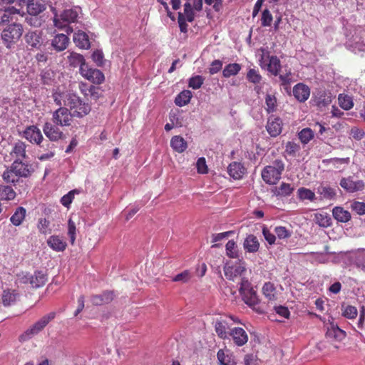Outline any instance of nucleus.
I'll return each mask as SVG.
<instances>
[{
    "mask_svg": "<svg viewBox=\"0 0 365 365\" xmlns=\"http://www.w3.org/2000/svg\"><path fill=\"white\" fill-rule=\"evenodd\" d=\"M34 169L32 165L26 161L14 160L1 175L3 180L7 184L16 185L21 178H27L31 176Z\"/></svg>",
    "mask_w": 365,
    "mask_h": 365,
    "instance_id": "obj_1",
    "label": "nucleus"
},
{
    "mask_svg": "<svg viewBox=\"0 0 365 365\" xmlns=\"http://www.w3.org/2000/svg\"><path fill=\"white\" fill-rule=\"evenodd\" d=\"M53 25L59 29L66 28V32L70 34L73 32V29L69 24L77 21L78 12L75 9H68L63 10L60 14H58L56 9H53Z\"/></svg>",
    "mask_w": 365,
    "mask_h": 365,
    "instance_id": "obj_2",
    "label": "nucleus"
},
{
    "mask_svg": "<svg viewBox=\"0 0 365 365\" xmlns=\"http://www.w3.org/2000/svg\"><path fill=\"white\" fill-rule=\"evenodd\" d=\"M284 170V163L282 160H275L272 165L265 166L262 170V178L269 185H275L281 179Z\"/></svg>",
    "mask_w": 365,
    "mask_h": 365,
    "instance_id": "obj_3",
    "label": "nucleus"
},
{
    "mask_svg": "<svg viewBox=\"0 0 365 365\" xmlns=\"http://www.w3.org/2000/svg\"><path fill=\"white\" fill-rule=\"evenodd\" d=\"M55 312H50L43 316L39 320L35 322L21 335H20L19 340L21 341H25L37 335L50 322H51L55 318Z\"/></svg>",
    "mask_w": 365,
    "mask_h": 365,
    "instance_id": "obj_4",
    "label": "nucleus"
},
{
    "mask_svg": "<svg viewBox=\"0 0 365 365\" xmlns=\"http://www.w3.org/2000/svg\"><path fill=\"white\" fill-rule=\"evenodd\" d=\"M262 55L259 59V65L274 76H277L281 70L280 60L277 56H270L269 52L265 49H261Z\"/></svg>",
    "mask_w": 365,
    "mask_h": 365,
    "instance_id": "obj_5",
    "label": "nucleus"
},
{
    "mask_svg": "<svg viewBox=\"0 0 365 365\" xmlns=\"http://www.w3.org/2000/svg\"><path fill=\"white\" fill-rule=\"evenodd\" d=\"M23 31L22 25L16 23L9 25L3 30L1 38L7 48L20 39Z\"/></svg>",
    "mask_w": 365,
    "mask_h": 365,
    "instance_id": "obj_6",
    "label": "nucleus"
},
{
    "mask_svg": "<svg viewBox=\"0 0 365 365\" xmlns=\"http://www.w3.org/2000/svg\"><path fill=\"white\" fill-rule=\"evenodd\" d=\"M80 74L86 80L93 84H102L105 81V76L99 69L92 68L91 66L83 65Z\"/></svg>",
    "mask_w": 365,
    "mask_h": 365,
    "instance_id": "obj_7",
    "label": "nucleus"
},
{
    "mask_svg": "<svg viewBox=\"0 0 365 365\" xmlns=\"http://www.w3.org/2000/svg\"><path fill=\"white\" fill-rule=\"evenodd\" d=\"M73 115L71 111L65 108L60 107L52 115V121L60 126H69L71 123Z\"/></svg>",
    "mask_w": 365,
    "mask_h": 365,
    "instance_id": "obj_8",
    "label": "nucleus"
},
{
    "mask_svg": "<svg viewBox=\"0 0 365 365\" xmlns=\"http://www.w3.org/2000/svg\"><path fill=\"white\" fill-rule=\"evenodd\" d=\"M246 271L245 267L240 262L226 264L224 267V273L229 280L236 281L241 279L242 274Z\"/></svg>",
    "mask_w": 365,
    "mask_h": 365,
    "instance_id": "obj_9",
    "label": "nucleus"
},
{
    "mask_svg": "<svg viewBox=\"0 0 365 365\" xmlns=\"http://www.w3.org/2000/svg\"><path fill=\"white\" fill-rule=\"evenodd\" d=\"M25 41L31 49H41L43 45L44 39L41 31H30L25 35Z\"/></svg>",
    "mask_w": 365,
    "mask_h": 365,
    "instance_id": "obj_10",
    "label": "nucleus"
},
{
    "mask_svg": "<svg viewBox=\"0 0 365 365\" xmlns=\"http://www.w3.org/2000/svg\"><path fill=\"white\" fill-rule=\"evenodd\" d=\"M341 187L348 192L361 191L365 187V182L361 180H353L352 177L342 178L340 180Z\"/></svg>",
    "mask_w": 365,
    "mask_h": 365,
    "instance_id": "obj_11",
    "label": "nucleus"
},
{
    "mask_svg": "<svg viewBox=\"0 0 365 365\" xmlns=\"http://www.w3.org/2000/svg\"><path fill=\"white\" fill-rule=\"evenodd\" d=\"M282 120L279 117L271 115L268 118L266 130L272 137L279 135L282 131Z\"/></svg>",
    "mask_w": 365,
    "mask_h": 365,
    "instance_id": "obj_12",
    "label": "nucleus"
},
{
    "mask_svg": "<svg viewBox=\"0 0 365 365\" xmlns=\"http://www.w3.org/2000/svg\"><path fill=\"white\" fill-rule=\"evenodd\" d=\"M242 300L244 302L251 307L253 310L259 314L264 313V310L261 309L259 307H257L259 302L257 292L252 289L243 294H241Z\"/></svg>",
    "mask_w": 365,
    "mask_h": 365,
    "instance_id": "obj_13",
    "label": "nucleus"
},
{
    "mask_svg": "<svg viewBox=\"0 0 365 365\" xmlns=\"http://www.w3.org/2000/svg\"><path fill=\"white\" fill-rule=\"evenodd\" d=\"M230 337L232 338L234 344L237 346H242L248 341L247 332L241 327L230 329Z\"/></svg>",
    "mask_w": 365,
    "mask_h": 365,
    "instance_id": "obj_14",
    "label": "nucleus"
},
{
    "mask_svg": "<svg viewBox=\"0 0 365 365\" xmlns=\"http://www.w3.org/2000/svg\"><path fill=\"white\" fill-rule=\"evenodd\" d=\"M58 125L48 122H46L43 125V133L51 141H57L63 137V132Z\"/></svg>",
    "mask_w": 365,
    "mask_h": 365,
    "instance_id": "obj_15",
    "label": "nucleus"
},
{
    "mask_svg": "<svg viewBox=\"0 0 365 365\" xmlns=\"http://www.w3.org/2000/svg\"><path fill=\"white\" fill-rule=\"evenodd\" d=\"M280 86L288 94L291 93V83L294 81L293 73H292L291 68L285 66L284 71L278 74Z\"/></svg>",
    "mask_w": 365,
    "mask_h": 365,
    "instance_id": "obj_16",
    "label": "nucleus"
},
{
    "mask_svg": "<svg viewBox=\"0 0 365 365\" xmlns=\"http://www.w3.org/2000/svg\"><path fill=\"white\" fill-rule=\"evenodd\" d=\"M24 137L31 143L39 145L43 139L40 129L35 125L27 127L24 131Z\"/></svg>",
    "mask_w": 365,
    "mask_h": 365,
    "instance_id": "obj_17",
    "label": "nucleus"
},
{
    "mask_svg": "<svg viewBox=\"0 0 365 365\" xmlns=\"http://www.w3.org/2000/svg\"><path fill=\"white\" fill-rule=\"evenodd\" d=\"M293 95L300 103L305 102L310 96V88L304 83H299L293 88Z\"/></svg>",
    "mask_w": 365,
    "mask_h": 365,
    "instance_id": "obj_18",
    "label": "nucleus"
},
{
    "mask_svg": "<svg viewBox=\"0 0 365 365\" xmlns=\"http://www.w3.org/2000/svg\"><path fill=\"white\" fill-rule=\"evenodd\" d=\"M26 149V145L25 143L18 140L14 143L10 152V155L14 160H18V161L24 160L28 158Z\"/></svg>",
    "mask_w": 365,
    "mask_h": 365,
    "instance_id": "obj_19",
    "label": "nucleus"
},
{
    "mask_svg": "<svg viewBox=\"0 0 365 365\" xmlns=\"http://www.w3.org/2000/svg\"><path fill=\"white\" fill-rule=\"evenodd\" d=\"M47 245L56 252H63L67 247V243L63 237L56 235L48 237Z\"/></svg>",
    "mask_w": 365,
    "mask_h": 365,
    "instance_id": "obj_20",
    "label": "nucleus"
},
{
    "mask_svg": "<svg viewBox=\"0 0 365 365\" xmlns=\"http://www.w3.org/2000/svg\"><path fill=\"white\" fill-rule=\"evenodd\" d=\"M227 172L232 178L240 180L245 175L246 168L241 163L232 162L229 165Z\"/></svg>",
    "mask_w": 365,
    "mask_h": 365,
    "instance_id": "obj_21",
    "label": "nucleus"
},
{
    "mask_svg": "<svg viewBox=\"0 0 365 365\" xmlns=\"http://www.w3.org/2000/svg\"><path fill=\"white\" fill-rule=\"evenodd\" d=\"M69 43V38L63 34H58L56 35L51 41V45L56 51H64Z\"/></svg>",
    "mask_w": 365,
    "mask_h": 365,
    "instance_id": "obj_22",
    "label": "nucleus"
},
{
    "mask_svg": "<svg viewBox=\"0 0 365 365\" xmlns=\"http://www.w3.org/2000/svg\"><path fill=\"white\" fill-rule=\"evenodd\" d=\"M114 294L113 292H104L101 294L93 295L91 298V303L95 306H101L108 304L113 299Z\"/></svg>",
    "mask_w": 365,
    "mask_h": 365,
    "instance_id": "obj_23",
    "label": "nucleus"
},
{
    "mask_svg": "<svg viewBox=\"0 0 365 365\" xmlns=\"http://www.w3.org/2000/svg\"><path fill=\"white\" fill-rule=\"evenodd\" d=\"M243 247L244 249L248 252H257L259 248V242L257 237L253 235H249L245 239Z\"/></svg>",
    "mask_w": 365,
    "mask_h": 365,
    "instance_id": "obj_24",
    "label": "nucleus"
},
{
    "mask_svg": "<svg viewBox=\"0 0 365 365\" xmlns=\"http://www.w3.org/2000/svg\"><path fill=\"white\" fill-rule=\"evenodd\" d=\"M220 365H236L235 356L229 350L220 349L217 354Z\"/></svg>",
    "mask_w": 365,
    "mask_h": 365,
    "instance_id": "obj_25",
    "label": "nucleus"
},
{
    "mask_svg": "<svg viewBox=\"0 0 365 365\" xmlns=\"http://www.w3.org/2000/svg\"><path fill=\"white\" fill-rule=\"evenodd\" d=\"M26 210L21 206L18 207L14 214L10 217L11 223L15 227H19L22 225L26 219Z\"/></svg>",
    "mask_w": 365,
    "mask_h": 365,
    "instance_id": "obj_26",
    "label": "nucleus"
},
{
    "mask_svg": "<svg viewBox=\"0 0 365 365\" xmlns=\"http://www.w3.org/2000/svg\"><path fill=\"white\" fill-rule=\"evenodd\" d=\"M73 41L76 46L81 48L88 49L91 46L88 36L85 32L81 31H78L74 34Z\"/></svg>",
    "mask_w": 365,
    "mask_h": 365,
    "instance_id": "obj_27",
    "label": "nucleus"
},
{
    "mask_svg": "<svg viewBox=\"0 0 365 365\" xmlns=\"http://www.w3.org/2000/svg\"><path fill=\"white\" fill-rule=\"evenodd\" d=\"M48 280L47 274L43 271H35L32 275L30 284L34 288H39L43 287Z\"/></svg>",
    "mask_w": 365,
    "mask_h": 365,
    "instance_id": "obj_28",
    "label": "nucleus"
},
{
    "mask_svg": "<svg viewBox=\"0 0 365 365\" xmlns=\"http://www.w3.org/2000/svg\"><path fill=\"white\" fill-rule=\"evenodd\" d=\"M326 336L327 339L340 341L346 337V332L337 326L331 324L326 333Z\"/></svg>",
    "mask_w": 365,
    "mask_h": 365,
    "instance_id": "obj_29",
    "label": "nucleus"
},
{
    "mask_svg": "<svg viewBox=\"0 0 365 365\" xmlns=\"http://www.w3.org/2000/svg\"><path fill=\"white\" fill-rule=\"evenodd\" d=\"M170 146L175 152L181 153L187 149V144L182 137L175 135L170 140Z\"/></svg>",
    "mask_w": 365,
    "mask_h": 365,
    "instance_id": "obj_30",
    "label": "nucleus"
},
{
    "mask_svg": "<svg viewBox=\"0 0 365 365\" xmlns=\"http://www.w3.org/2000/svg\"><path fill=\"white\" fill-rule=\"evenodd\" d=\"M332 215L334 219L340 222H347L351 219L350 212L341 207H335L332 210Z\"/></svg>",
    "mask_w": 365,
    "mask_h": 365,
    "instance_id": "obj_31",
    "label": "nucleus"
},
{
    "mask_svg": "<svg viewBox=\"0 0 365 365\" xmlns=\"http://www.w3.org/2000/svg\"><path fill=\"white\" fill-rule=\"evenodd\" d=\"M16 193L14 190L9 185H0V200L11 201L15 199Z\"/></svg>",
    "mask_w": 365,
    "mask_h": 365,
    "instance_id": "obj_32",
    "label": "nucleus"
},
{
    "mask_svg": "<svg viewBox=\"0 0 365 365\" xmlns=\"http://www.w3.org/2000/svg\"><path fill=\"white\" fill-rule=\"evenodd\" d=\"M262 294L269 301H275L277 299L276 287L270 282H265L262 289Z\"/></svg>",
    "mask_w": 365,
    "mask_h": 365,
    "instance_id": "obj_33",
    "label": "nucleus"
},
{
    "mask_svg": "<svg viewBox=\"0 0 365 365\" xmlns=\"http://www.w3.org/2000/svg\"><path fill=\"white\" fill-rule=\"evenodd\" d=\"M68 58L71 66L73 67L79 66V72L81 71V67L83 65H88L83 56L78 53L71 52Z\"/></svg>",
    "mask_w": 365,
    "mask_h": 365,
    "instance_id": "obj_34",
    "label": "nucleus"
},
{
    "mask_svg": "<svg viewBox=\"0 0 365 365\" xmlns=\"http://www.w3.org/2000/svg\"><path fill=\"white\" fill-rule=\"evenodd\" d=\"M317 192L322 199L333 200L336 196V191L334 188L322 185L317 188Z\"/></svg>",
    "mask_w": 365,
    "mask_h": 365,
    "instance_id": "obj_35",
    "label": "nucleus"
},
{
    "mask_svg": "<svg viewBox=\"0 0 365 365\" xmlns=\"http://www.w3.org/2000/svg\"><path fill=\"white\" fill-rule=\"evenodd\" d=\"M294 191V187L289 183L282 182L279 187H274L272 192L276 196L287 197Z\"/></svg>",
    "mask_w": 365,
    "mask_h": 365,
    "instance_id": "obj_36",
    "label": "nucleus"
},
{
    "mask_svg": "<svg viewBox=\"0 0 365 365\" xmlns=\"http://www.w3.org/2000/svg\"><path fill=\"white\" fill-rule=\"evenodd\" d=\"M27 12L29 14H40L46 10V6L41 1H37L36 2L31 1L27 6Z\"/></svg>",
    "mask_w": 365,
    "mask_h": 365,
    "instance_id": "obj_37",
    "label": "nucleus"
},
{
    "mask_svg": "<svg viewBox=\"0 0 365 365\" xmlns=\"http://www.w3.org/2000/svg\"><path fill=\"white\" fill-rule=\"evenodd\" d=\"M215 329L217 336L220 339H226L230 338V331H227V324L225 322H216Z\"/></svg>",
    "mask_w": 365,
    "mask_h": 365,
    "instance_id": "obj_38",
    "label": "nucleus"
},
{
    "mask_svg": "<svg viewBox=\"0 0 365 365\" xmlns=\"http://www.w3.org/2000/svg\"><path fill=\"white\" fill-rule=\"evenodd\" d=\"M192 96V95L191 91H190L188 90H185L182 92H180L175 97V103L177 106H180V107L184 106L190 102Z\"/></svg>",
    "mask_w": 365,
    "mask_h": 365,
    "instance_id": "obj_39",
    "label": "nucleus"
},
{
    "mask_svg": "<svg viewBox=\"0 0 365 365\" xmlns=\"http://www.w3.org/2000/svg\"><path fill=\"white\" fill-rule=\"evenodd\" d=\"M332 96L330 92L320 91L317 98V105L319 107L327 106L331 103Z\"/></svg>",
    "mask_w": 365,
    "mask_h": 365,
    "instance_id": "obj_40",
    "label": "nucleus"
},
{
    "mask_svg": "<svg viewBox=\"0 0 365 365\" xmlns=\"http://www.w3.org/2000/svg\"><path fill=\"white\" fill-rule=\"evenodd\" d=\"M314 137V131L309 128H303L298 133V138L304 145L309 143Z\"/></svg>",
    "mask_w": 365,
    "mask_h": 365,
    "instance_id": "obj_41",
    "label": "nucleus"
},
{
    "mask_svg": "<svg viewBox=\"0 0 365 365\" xmlns=\"http://www.w3.org/2000/svg\"><path fill=\"white\" fill-rule=\"evenodd\" d=\"M241 70V66L239 63H233L227 65L223 71L222 75L225 78H230L232 76L237 75Z\"/></svg>",
    "mask_w": 365,
    "mask_h": 365,
    "instance_id": "obj_42",
    "label": "nucleus"
},
{
    "mask_svg": "<svg viewBox=\"0 0 365 365\" xmlns=\"http://www.w3.org/2000/svg\"><path fill=\"white\" fill-rule=\"evenodd\" d=\"M91 110V106L88 103H86L81 101V105L79 104L78 106H77V108H75L73 109V114L72 115L78 118H82L88 115L90 113Z\"/></svg>",
    "mask_w": 365,
    "mask_h": 365,
    "instance_id": "obj_43",
    "label": "nucleus"
},
{
    "mask_svg": "<svg viewBox=\"0 0 365 365\" xmlns=\"http://www.w3.org/2000/svg\"><path fill=\"white\" fill-rule=\"evenodd\" d=\"M2 302L4 306H9L16 301V293L15 290L6 289L2 293Z\"/></svg>",
    "mask_w": 365,
    "mask_h": 365,
    "instance_id": "obj_44",
    "label": "nucleus"
},
{
    "mask_svg": "<svg viewBox=\"0 0 365 365\" xmlns=\"http://www.w3.org/2000/svg\"><path fill=\"white\" fill-rule=\"evenodd\" d=\"M193 277V273L189 270L185 269L183 272L176 274L173 279L172 281L175 282H182V283H187Z\"/></svg>",
    "mask_w": 365,
    "mask_h": 365,
    "instance_id": "obj_45",
    "label": "nucleus"
},
{
    "mask_svg": "<svg viewBox=\"0 0 365 365\" xmlns=\"http://www.w3.org/2000/svg\"><path fill=\"white\" fill-rule=\"evenodd\" d=\"M85 86H86V84L83 83H81L79 85V88H80L81 92L83 93L85 96L89 95L94 100H97L99 98V97L101 96L99 88L94 86H91L88 90V93H85V90L83 88Z\"/></svg>",
    "mask_w": 365,
    "mask_h": 365,
    "instance_id": "obj_46",
    "label": "nucleus"
},
{
    "mask_svg": "<svg viewBox=\"0 0 365 365\" xmlns=\"http://www.w3.org/2000/svg\"><path fill=\"white\" fill-rule=\"evenodd\" d=\"M301 150V147L299 143L293 141H288L285 145V153L292 157H295Z\"/></svg>",
    "mask_w": 365,
    "mask_h": 365,
    "instance_id": "obj_47",
    "label": "nucleus"
},
{
    "mask_svg": "<svg viewBox=\"0 0 365 365\" xmlns=\"http://www.w3.org/2000/svg\"><path fill=\"white\" fill-rule=\"evenodd\" d=\"M26 21L31 26L40 27L44 21V19L38 14H29V16L26 17Z\"/></svg>",
    "mask_w": 365,
    "mask_h": 365,
    "instance_id": "obj_48",
    "label": "nucleus"
},
{
    "mask_svg": "<svg viewBox=\"0 0 365 365\" xmlns=\"http://www.w3.org/2000/svg\"><path fill=\"white\" fill-rule=\"evenodd\" d=\"M338 100L340 107L346 110H350L354 106L351 98L346 95L340 94Z\"/></svg>",
    "mask_w": 365,
    "mask_h": 365,
    "instance_id": "obj_49",
    "label": "nucleus"
},
{
    "mask_svg": "<svg viewBox=\"0 0 365 365\" xmlns=\"http://www.w3.org/2000/svg\"><path fill=\"white\" fill-rule=\"evenodd\" d=\"M266 110L267 113H273L277 109V98L274 95L267 94L265 96Z\"/></svg>",
    "mask_w": 365,
    "mask_h": 365,
    "instance_id": "obj_50",
    "label": "nucleus"
},
{
    "mask_svg": "<svg viewBox=\"0 0 365 365\" xmlns=\"http://www.w3.org/2000/svg\"><path fill=\"white\" fill-rule=\"evenodd\" d=\"M298 197L300 200H309L313 201L315 199V194L311 190L301 187L297 190Z\"/></svg>",
    "mask_w": 365,
    "mask_h": 365,
    "instance_id": "obj_51",
    "label": "nucleus"
},
{
    "mask_svg": "<svg viewBox=\"0 0 365 365\" xmlns=\"http://www.w3.org/2000/svg\"><path fill=\"white\" fill-rule=\"evenodd\" d=\"M274 233L279 240L288 239L292 236V232L283 226H277L274 228Z\"/></svg>",
    "mask_w": 365,
    "mask_h": 365,
    "instance_id": "obj_52",
    "label": "nucleus"
},
{
    "mask_svg": "<svg viewBox=\"0 0 365 365\" xmlns=\"http://www.w3.org/2000/svg\"><path fill=\"white\" fill-rule=\"evenodd\" d=\"M226 254L230 258H237L238 257V251L237 245L234 240H229L226 244Z\"/></svg>",
    "mask_w": 365,
    "mask_h": 365,
    "instance_id": "obj_53",
    "label": "nucleus"
},
{
    "mask_svg": "<svg viewBox=\"0 0 365 365\" xmlns=\"http://www.w3.org/2000/svg\"><path fill=\"white\" fill-rule=\"evenodd\" d=\"M315 220L316 222L320 226L323 227H327L331 224V219L327 215L323 214H316L315 215Z\"/></svg>",
    "mask_w": 365,
    "mask_h": 365,
    "instance_id": "obj_54",
    "label": "nucleus"
},
{
    "mask_svg": "<svg viewBox=\"0 0 365 365\" xmlns=\"http://www.w3.org/2000/svg\"><path fill=\"white\" fill-rule=\"evenodd\" d=\"M37 227L42 234L51 233L50 222L46 218H40L38 222Z\"/></svg>",
    "mask_w": 365,
    "mask_h": 365,
    "instance_id": "obj_55",
    "label": "nucleus"
},
{
    "mask_svg": "<svg viewBox=\"0 0 365 365\" xmlns=\"http://www.w3.org/2000/svg\"><path fill=\"white\" fill-rule=\"evenodd\" d=\"M68 236L70 238L71 245H74L76 235V223L70 218L68 220Z\"/></svg>",
    "mask_w": 365,
    "mask_h": 365,
    "instance_id": "obj_56",
    "label": "nucleus"
},
{
    "mask_svg": "<svg viewBox=\"0 0 365 365\" xmlns=\"http://www.w3.org/2000/svg\"><path fill=\"white\" fill-rule=\"evenodd\" d=\"M204 78L202 76L197 75L189 79L188 86L192 89H199L204 83Z\"/></svg>",
    "mask_w": 365,
    "mask_h": 365,
    "instance_id": "obj_57",
    "label": "nucleus"
},
{
    "mask_svg": "<svg viewBox=\"0 0 365 365\" xmlns=\"http://www.w3.org/2000/svg\"><path fill=\"white\" fill-rule=\"evenodd\" d=\"M247 78L250 82L256 84L261 81L262 76L258 71L250 68L247 73Z\"/></svg>",
    "mask_w": 365,
    "mask_h": 365,
    "instance_id": "obj_58",
    "label": "nucleus"
},
{
    "mask_svg": "<svg viewBox=\"0 0 365 365\" xmlns=\"http://www.w3.org/2000/svg\"><path fill=\"white\" fill-rule=\"evenodd\" d=\"M188 22H192L195 19V13L190 3L186 2L184 4V14Z\"/></svg>",
    "mask_w": 365,
    "mask_h": 365,
    "instance_id": "obj_59",
    "label": "nucleus"
},
{
    "mask_svg": "<svg viewBox=\"0 0 365 365\" xmlns=\"http://www.w3.org/2000/svg\"><path fill=\"white\" fill-rule=\"evenodd\" d=\"M91 57L96 66H103L104 65V55L102 51H94Z\"/></svg>",
    "mask_w": 365,
    "mask_h": 365,
    "instance_id": "obj_60",
    "label": "nucleus"
},
{
    "mask_svg": "<svg viewBox=\"0 0 365 365\" xmlns=\"http://www.w3.org/2000/svg\"><path fill=\"white\" fill-rule=\"evenodd\" d=\"M351 208L359 215H365V202L354 201L351 205Z\"/></svg>",
    "mask_w": 365,
    "mask_h": 365,
    "instance_id": "obj_61",
    "label": "nucleus"
},
{
    "mask_svg": "<svg viewBox=\"0 0 365 365\" xmlns=\"http://www.w3.org/2000/svg\"><path fill=\"white\" fill-rule=\"evenodd\" d=\"M81 101L80 97L75 94H71L67 98V106H68L71 110H73L75 108H77V106L81 105Z\"/></svg>",
    "mask_w": 365,
    "mask_h": 365,
    "instance_id": "obj_62",
    "label": "nucleus"
},
{
    "mask_svg": "<svg viewBox=\"0 0 365 365\" xmlns=\"http://www.w3.org/2000/svg\"><path fill=\"white\" fill-rule=\"evenodd\" d=\"M272 15L268 9H264L262 14V25L263 26H269L272 22Z\"/></svg>",
    "mask_w": 365,
    "mask_h": 365,
    "instance_id": "obj_63",
    "label": "nucleus"
},
{
    "mask_svg": "<svg viewBox=\"0 0 365 365\" xmlns=\"http://www.w3.org/2000/svg\"><path fill=\"white\" fill-rule=\"evenodd\" d=\"M240 285L239 292L240 294L253 289V287L249 280L244 277L240 279Z\"/></svg>",
    "mask_w": 365,
    "mask_h": 365,
    "instance_id": "obj_64",
    "label": "nucleus"
}]
</instances>
